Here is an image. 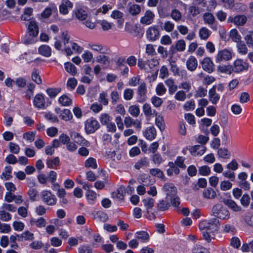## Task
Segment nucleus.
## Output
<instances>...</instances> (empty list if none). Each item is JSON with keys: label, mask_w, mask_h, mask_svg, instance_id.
<instances>
[{"label": "nucleus", "mask_w": 253, "mask_h": 253, "mask_svg": "<svg viewBox=\"0 0 253 253\" xmlns=\"http://www.w3.org/2000/svg\"><path fill=\"white\" fill-rule=\"evenodd\" d=\"M146 35L149 41H154L157 40L160 36L159 31L155 27H151L146 31Z\"/></svg>", "instance_id": "6ab92c4d"}, {"label": "nucleus", "mask_w": 253, "mask_h": 253, "mask_svg": "<svg viewBox=\"0 0 253 253\" xmlns=\"http://www.w3.org/2000/svg\"><path fill=\"white\" fill-rule=\"evenodd\" d=\"M128 10L132 15H136L140 13L141 7L136 4H130L128 5Z\"/></svg>", "instance_id": "4c0bfd02"}, {"label": "nucleus", "mask_w": 253, "mask_h": 253, "mask_svg": "<svg viewBox=\"0 0 253 253\" xmlns=\"http://www.w3.org/2000/svg\"><path fill=\"white\" fill-rule=\"evenodd\" d=\"M149 162L147 158H143L139 160L135 164L134 167L137 169H139L141 168L147 167L149 166Z\"/></svg>", "instance_id": "c9c22d12"}, {"label": "nucleus", "mask_w": 253, "mask_h": 253, "mask_svg": "<svg viewBox=\"0 0 253 253\" xmlns=\"http://www.w3.org/2000/svg\"><path fill=\"white\" fill-rule=\"evenodd\" d=\"M218 220L216 218L210 220H203L199 225L200 230L202 231L204 240L210 242L214 239L213 233L217 230Z\"/></svg>", "instance_id": "f257e3e1"}, {"label": "nucleus", "mask_w": 253, "mask_h": 253, "mask_svg": "<svg viewBox=\"0 0 253 253\" xmlns=\"http://www.w3.org/2000/svg\"><path fill=\"white\" fill-rule=\"evenodd\" d=\"M227 205L229 206L232 210L235 211H241V208L237 205L236 203L231 200H227L226 202Z\"/></svg>", "instance_id": "338daca9"}, {"label": "nucleus", "mask_w": 253, "mask_h": 253, "mask_svg": "<svg viewBox=\"0 0 253 253\" xmlns=\"http://www.w3.org/2000/svg\"><path fill=\"white\" fill-rule=\"evenodd\" d=\"M170 17L175 22H179L182 19V13L177 9H172L170 13Z\"/></svg>", "instance_id": "a18cd8bd"}, {"label": "nucleus", "mask_w": 253, "mask_h": 253, "mask_svg": "<svg viewBox=\"0 0 253 253\" xmlns=\"http://www.w3.org/2000/svg\"><path fill=\"white\" fill-rule=\"evenodd\" d=\"M60 88H48L46 90L47 94L51 97H55L61 91Z\"/></svg>", "instance_id": "052dcab7"}, {"label": "nucleus", "mask_w": 253, "mask_h": 253, "mask_svg": "<svg viewBox=\"0 0 253 253\" xmlns=\"http://www.w3.org/2000/svg\"><path fill=\"white\" fill-rule=\"evenodd\" d=\"M138 95V101L143 102L147 99V86L145 82L140 84L137 91Z\"/></svg>", "instance_id": "6e6552de"}, {"label": "nucleus", "mask_w": 253, "mask_h": 253, "mask_svg": "<svg viewBox=\"0 0 253 253\" xmlns=\"http://www.w3.org/2000/svg\"><path fill=\"white\" fill-rule=\"evenodd\" d=\"M73 7V4L69 0H62L59 7V12L62 14L66 15Z\"/></svg>", "instance_id": "9b49d317"}, {"label": "nucleus", "mask_w": 253, "mask_h": 253, "mask_svg": "<svg viewBox=\"0 0 253 253\" xmlns=\"http://www.w3.org/2000/svg\"><path fill=\"white\" fill-rule=\"evenodd\" d=\"M167 91V88L165 86L164 84L160 83L156 87V92L157 95L162 96L166 93Z\"/></svg>", "instance_id": "e2e57ef3"}, {"label": "nucleus", "mask_w": 253, "mask_h": 253, "mask_svg": "<svg viewBox=\"0 0 253 253\" xmlns=\"http://www.w3.org/2000/svg\"><path fill=\"white\" fill-rule=\"evenodd\" d=\"M217 155L219 157L223 159H229L230 157V153L225 148H220L218 150Z\"/></svg>", "instance_id": "603ef678"}, {"label": "nucleus", "mask_w": 253, "mask_h": 253, "mask_svg": "<svg viewBox=\"0 0 253 253\" xmlns=\"http://www.w3.org/2000/svg\"><path fill=\"white\" fill-rule=\"evenodd\" d=\"M124 124L126 127H130L133 126L139 130L141 128V122L138 119H133L130 116L126 117L124 120Z\"/></svg>", "instance_id": "1a4fd4ad"}, {"label": "nucleus", "mask_w": 253, "mask_h": 253, "mask_svg": "<svg viewBox=\"0 0 253 253\" xmlns=\"http://www.w3.org/2000/svg\"><path fill=\"white\" fill-rule=\"evenodd\" d=\"M243 217L245 223L248 225L253 227V214L247 213L245 214Z\"/></svg>", "instance_id": "bf43d9fd"}, {"label": "nucleus", "mask_w": 253, "mask_h": 253, "mask_svg": "<svg viewBox=\"0 0 253 253\" xmlns=\"http://www.w3.org/2000/svg\"><path fill=\"white\" fill-rule=\"evenodd\" d=\"M155 17L154 13L151 10H147L144 15L141 17L140 23L143 25H148L151 24Z\"/></svg>", "instance_id": "4468645a"}, {"label": "nucleus", "mask_w": 253, "mask_h": 253, "mask_svg": "<svg viewBox=\"0 0 253 253\" xmlns=\"http://www.w3.org/2000/svg\"><path fill=\"white\" fill-rule=\"evenodd\" d=\"M61 119L66 121H69L73 118V115L69 109H64L60 114Z\"/></svg>", "instance_id": "4d7b16f0"}, {"label": "nucleus", "mask_w": 253, "mask_h": 253, "mask_svg": "<svg viewBox=\"0 0 253 253\" xmlns=\"http://www.w3.org/2000/svg\"><path fill=\"white\" fill-rule=\"evenodd\" d=\"M39 53L45 57H48L51 54V49L47 45H42L38 49Z\"/></svg>", "instance_id": "7c9ffc66"}, {"label": "nucleus", "mask_w": 253, "mask_h": 253, "mask_svg": "<svg viewBox=\"0 0 253 253\" xmlns=\"http://www.w3.org/2000/svg\"><path fill=\"white\" fill-rule=\"evenodd\" d=\"M96 62L105 67H108L110 64V58L105 55H99L96 57Z\"/></svg>", "instance_id": "2f4dec72"}, {"label": "nucleus", "mask_w": 253, "mask_h": 253, "mask_svg": "<svg viewBox=\"0 0 253 253\" xmlns=\"http://www.w3.org/2000/svg\"><path fill=\"white\" fill-rule=\"evenodd\" d=\"M28 32L30 36L37 37L39 34L38 23L34 20H31L28 25Z\"/></svg>", "instance_id": "412c9836"}, {"label": "nucleus", "mask_w": 253, "mask_h": 253, "mask_svg": "<svg viewBox=\"0 0 253 253\" xmlns=\"http://www.w3.org/2000/svg\"><path fill=\"white\" fill-rule=\"evenodd\" d=\"M207 148L203 145H195L191 147L190 151L191 154L194 156H202L206 152Z\"/></svg>", "instance_id": "aec40b11"}, {"label": "nucleus", "mask_w": 253, "mask_h": 253, "mask_svg": "<svg viewBox=\"0 0 253 253\" xmlns=\"http://www.w3.org/2000/svg\"><path fill=\"white\" fill-rule=\"evenodd\" d=\"M227 21L228 22L233 23L237 26H242L246 23L247 17L245 15H237L234 17L230 16Z\"/></svg>", "instance_id": "a211bd4d"}, {"label": "nucleus", "mask_w": 253, "mask_h": 253, "mask_svg": "<svg viewBox=\"0 0 253 253\" xmlns=\"http://www.w3.org/2000/svg\"><path fill=\"white\" fill-rule=\"evenodd\" d=\"M170 70L173 73L174 76L186 77V72L185 70L180 71L179 68L175 64V62L174 61L170 62Z\"/></svg>", "instance_id": "b1692460"}, {"label": "nucleus", "mask_w": 253, "mask_h": 253, "mask_svg": "<svg viewBox=\"0 0 253 253\" xmlns=\"http://www.w3.org/2000/svg\"><path fill=\"white\" fill-rule=\"evenodd\" d=\"M217 70L220 73L231 74L233 72L231 65H223L217 66Z\"/></svg>", "instance_id": "473e14b6"}, {"label": "nucleus", "mask_w": 253, "mask_h": 253, "mask_svg": "<svg viewBox=\"0 0 253 253\" xmlns=\"http://www.w3.org/2000/svg\"><path fill=\"white\" fill-rule=\"evenodd\" d=\"M128 111L129 113L134 117H137L140 114V109L138 106L133 105L129 106Z\"/></svg>", "instance_id": "3c124183"}, {"label": "nucleus", "mask_w": 253, "mask_h": 253, "mask_svg": "<svg viewBox=\"0 0 253 253\" xmlns=\"http://www.w3.org/2000/svg\"><path fill=\"white\" fill-rule=\"evenodd\" d=\"M59 103L63 106H68L72 104V100L66 95H63L59 98Z\"/></svg>", "instance_id": "58836bf2"}, {"label": "nucleus", "mask_w": 253, "mask_h": 253, "mask_svg": "<svg viewBox=\"0 0 253 253\" xmlns=\"http://www.w3.org/2000/svg\"><path fill=\"white\" fill-rule=\"evenodd\" d=\"M74 139L75 141L80 145L88 147L90 146V143L83 138L79 133H75L74 135Z\"/></svg>", "instance_id": "c756f323"}, {"label": "nucleus", "mask_w": 253, "mask_h": 253, "mask_svg": "<svg viewBox=\"0 0 253 253\" xmlns=\"http://www.w3.org/2000/svg\"><path fill=\"white\" fill-rule=\"evenodd\" d=\"M98 102L102 105L107 106L109 103V99L108 98V94L107 92L102 91L99 94L98 97Z\"/></svg>", "instance_id": "ea45409f"}, {"label": "nucleus", "mask_w": 253, "mask_h": 253, "mask_svg": "<svg viewBox=\"0 0 253 253\" xmlns=\"http://www.w3.org/2000/svg\"><path fill=\"white\" fill-rule=\"evenodd\" d=\"M211 211L216 217L221 219L226 220L230 217L229 211L221 204L214 205L212 208Z\"/></svg>", "instance_id": "f03ea898"}, {"label": "nucleus", "mask_w": 253, "mask_h": 253, "mask_svg": "<svg viewBox=\"0 0 253 253\" xmlns=\"http://www.w3.org/2000/svg\"><path fill=\"white\" fill-rule=\"evenodd\" d=\"M36 86L33 83L28 84L26 88L24 89V90L21 91L20 93L24 94V97L27 100H31L34 95V92Z\"/></svg>", "instance_id": "2eb2a0df"}, {"label": "nucleus", "mask_w": 253, "mask_h": 253, "mask_svg": "<svg viewBox=\"0 0 253 253\" xmlns=\"http://www.w3.org/2000/svg\"><path fill=\"white\" fill-rule=\"evenodd\" d=\"M62 39L63 40L64 44V50L67 56L71 55L73 54V51L70 49V36L68 35L67 32H64L62 35Z\"/></svg>", "instance_id": "ddd939ff"}, {"label": "nucleus", "mask_w": 253, "mask_h": 253, "mask_svg": "<svg viewBox=\"0 0 253 253\" xmlns=\"http://www.w3.org/2000/svg\"><path fill=\"white\" fill-rule=\"evenodd\" d=\"M142 202L147 210L152 209L154 205V200L151 198L144 199L142 200Z\"/></svg>", "instance_id": "774afa93"}, {"label": "nucleus", "mask_w": 253, "mask_h": 253, "mask_svg": "<svg viewBox=\"0 0 253 253\" xmlns=\"http://www.w3.org/2000/svg\"><path fill=\"white\" fill-rule=\"evenodd\" d=\"M232 52L227 49H224L218 51L216 57V63H220L223 61H228L232 58Z\"/></svg>", "instance_id": "20e7f679"}, {"label": "nucleus", "mask_w": 253, "mask_h": 253, "mask_svg": "<svg viewBox=\"0 0 253 253\" xmlns=\"http://www.w3.org/2000/svg\"><path fill=\"white\" fill-rule=\"evenodd\" d=\"M164 191L166 193L167 196L171 197L176 194V188L172 183H167L163 187Z\"/></svg>", "instance_id": "4be33fe9"}, {"label": "nucleus", "mask_w": 253, "mask_h": 253, "mask_svg": "<svg viewBox=\"0 0 253 253\" xmlns=\"http://www.w3.org/2000/svg\"><path fill=\"white\" fill-rule=\"evenodd\" d=\"M232 65L233 73H239L249 69V64L241 59L235 60Z\"/></svg>", "instance_id": "7ed1b4c3"}, {"label": "nucleus", "mask_w": 253, "mask_h": 253, "mask_svg": "<svg viewBox=\"0 0 253 253\" xmlns=\"http://www.w3.org/2000/svg\"><path fill=\"white\" fill-rule=\"evenodd\" d=\"M26 80L24 78H18L17 79V91L20 93L24 90L27 86Z\"/></svg>", "instance_id": "72a5a7b5"}, {"label": "nucleus", "mask_w": 253, "mask_h": 253, "mask_svg": "<svg viewBox=\"0 0 253 253\" xmlns=\"http://www.w3.org/2000/svg\"><path fill=\"white\" fill-rule=\"evenodd\" d=\"M135 236L136 239L140 240L143 242H147L149 240V235L146 231H141L137 232Z\"/></svg>", "instance_id": "e433bc0d"}, {"label": "nucleus", "mask_w": 253, "mask_h": 253, "mask_svg": "<svg viewBox=\"0 0 253 253\" xmlns=\"http://www.w3.org/2000/svg\"><path fill=\"white\" fill-rule=\"evenodd\" d=\"M30 223L32 225L35 224L39 228L45 227L46 225V221L43 217H40L37 220L32 219Z\"/></svg>", "instance_id": "6e6d98bb"}, {"label": "nucleus", "mask_w": 253, "mask_h": 253, "mask_svg": "<svg viewBox=\"0 0 253 253\" xmlns=\"http://www.w3.org/2000/svg\"><path fill=\"white\" fill-rule=\"evenodd\" d=\"M112 120V118L107 113H102L99 117V121L102 125L105 126Z\"/></svg>", "instance_id": "de8ad7c7"}, {"label": "nucleus", "mask_w": 253, "mask_h": 253, "mask_svg": "<svg viewBox=\"0 0 253 253\" xmlns=\"http://www.w3.org/2000/svg\"><path fill=\"white\" fill-rule=\"evenodd\" d=\"M107 214L103 211H98L94 214L93 218L102 222H105L108 219Z\"/></svg>", "instance_id": "37998d69"}, {"label": "nucleus", "mask_w": 253, "mask_h": 253, "mask_svg": "<svg viewBox=\"0 0 253 253\" xmlns=\"http://www.w3.org/2000/svg\"><path fill=\"white\" fill-rule=\"evenodd\" d=\"M187 68L190 71H195L198 66V62L196 58L193 56H190L186 63Z\"/></svg>", "instance_id": "393cba45"}, {"label": "nucleus", "mask_w": 253, "mask_h": 253, "mask_svg": "<svg viewBox=\"0 0 253 253\" xmlns=\"http://www.w3.org/2000/svg\"><path fill=\"white\" fill-rule=\"evenodd\" d=\"M34 238L33 233L29 231H26L20 235H17V240L23 241H31Z\"/></svg>", "instance_id": "cd10ccee"}, {"label": "nucleus", "mask_w": 253, "mask_h": 253, "mask_svg": "<svg viewBox=\"0 0 253 253\" xmlns=\"http://www.w3.org/2000/svg\"><path fill=\"white\" fill-rule=\"evenodd\" d=\"M74 13L76 18L80 21L86 20L88 16V11L86 8L83 7L77 8Z\"/></svg>", "instance_id": "f3484780"}, {"label": "nucleus", "mask_w": 253, "mask_h": 253, "mask_svg": "<svg viewBox=\"0 0 253 253\" xmlns=\"http://www.w3.org/2000/svg\"><path fill=\"white\" fill-rule=\"evenodd\" d=\"M186 48V43L184 40L181 39L176 42L175 45H171L170 47L169 52L174 54L176 51L182 52Z\"/></svg>", "instance_id": "f8f14e48"}, {"label": "nucleus", "mask_w": 253, "mask_h": 253, "mask_svg": "<svg viewBox=\"0 0 253 253\" xmlns=\"http://www.w3.org/2000/svg\"><path fill=\"white\" fill-rule=\"evenodd\" d=\"M11 170L12 168L11 166L6 167L4 171L3 172L1 175V178L4 180L10 179L12 177Z\"/></svg>", "instance_id": "c03bdc74"}, {"label": "nucleus", "mask_w": 253, "mask_h": 253, "mask_svg": "<svg viewBox=\"0 0 253 253\" xmlns=\"http://www.w3.org/2000/svg\"><path fill=\"white\" fill-rule=\"evenodd\" d=\"M33 9L31 7H27L24 9L23 14L21 16L22 20H28L33 14Z\"/></svg>", "instance_id": "5fc2aeb1"}, {"label": "nucleus", "mask_w": 253, "mask_h": 253, "mask_svg": "<svg viewBox=\"0 0 253 253\" xmlns=\"http://www.w3.org/2000/svg\"><path fill=\"white\" fill-rule=\"evenodd\" d=\"M165 84L169 88L170 94H173L177 89V86L175 84L174 81L171 78H169L165 81Z\"/></svg>", "instance_id": "c85d7f7f"}, {"label": "nucleus", "mask_w": 253, "mask_h": 253, "mask_svg": "<svg viewBox=\"0 0 253 253\" xmlns=\"http://www.w3.org/2000/svg\"><path fill=\"white\" fill-rule=\"evenodd\" d=\"M216 193L214 189L211 188L205 189L203 191V197L207 200H212L216 197Z\"/></svg>", "instance_id": "a878e982"}, {"label": "nucleus", "mask_w": 253, "mask_h": 253, "mask_svg": "<svg viewBox=\"0 0 253 253\" xmlns=\"http://www.w3.org/2000/svg\"><path fill=\"white\" fill-rule=\"evenodd\" d=\"M84 167L87 168L96 169L97 168V165L96 160L92 157L88 158L84 162Z\"/></svg>", "instance_id": "a19ab883"}, {"label": "nucleus", "mask_w": 253, "mask_h": 253, "mask_svg": "<svg viewBox=\"0 0 253 253\" xmlns=\"http://www.w3.org/2000/svg\"><path fill=\"white\" fill-rule=\"evenodd\" d=\"M209 100L213 104H216L220 99L219 95L216 92V86L213 85L209 92Z\"/></svg>", "instance_id": "5701e85b"}, {"label": "nucleus", "mask_w": 253, "mask_h": 253, "mask_svg": "<svg viewBox=\"0 0 253 253\" xmlns=\"http://www.w3.org/2000/svg\"><path fill=\"white\" fill-rule=\"evenodd\" d=\"M66 71L71 75L74 76L77 73V69L75 66L71 62H66L64 64Z\"/></svg>", "instance_id": "79ce46f5"}, {"label": "nucleus", "mask_w": 253, "mask_h": 253, "mask_svg": "<svg viewBox=\"0 0 253 253\" xmlns=\"http://www.w3.org/2000/svg\"><path fill=\"white\" fill-rule=\"evenodd\" d=\"M170 205L168 202L164 200H160L157 204V208L161 211H165L169 208Z\"/></svg>", "instance_id": "13d9d810"}, {"label": "nucleus", "mask_w": 253, "mask_h": 253, "mask_svg": "<svg viewBox=\"0 0 253 253\" xmlns=\"http://www.w3.org/2000/svg\"><path fill=\"white\" fill-rule=\"evenodd\" d=\"M29 205L27 203H25L24 206H21L18 208L17 211L19 215L23 217H26L28 215V209Z\"/></svg>", "instance_id": "8fccbe9b"}, {"label": "nucleus", "mask_w": 253, "mask_h": 253, "mask_svg": "<svg viewBox=\"0 0 253 253\" xmlns=\"http://www.w3.org/2000/svg\"><path fill=\"white\" fill-rule=\"evenodd\" d=\"M155 119V124L161 130L165 129V123L163 117L160 115H157Z\"/></svg>", "instance_id": "864d4df0"}, {"label": "nucleus", "mask_w": 253, "mask_h": 253, "mask_svg": "<svg viewBox=\"0 0 253 253\" xmlns=\"http://www.w3.org/2000/svg\"><path fill=\"white\" fill-rule=\"evenodd\" d=\"M41 197L44 203L49 206H54L56 204L55 196L50 191L43 190L41 193Z\"/></svg>", "instance_id": "39448f33"}, {"label": "nucleus", "mask_w": 253, "mask_h": 253, "mask_svg": "<svg viewBox=\"0 0 253 253\" xmlns=\"http://www.w3.org/2000/svg\"><path fill=\"white\" fill-rule=\"evenodd\" d=\"M202 69L208 73H211L214 71V65L211 58L207 57L201 62Z\"/></svg>", "instance_id": "0eeeda50"}, {"label": "nucleus", "mask_w": 253, "mask_h": 253, "mask_svg": "<svg viewBox=\"0 0 253 253\" xmlns=\"http://www.w3.org/2000/svg\"><path fill=\"white\" fill-rule=\"evenodd\" d=\"M34 105L38 109H43L45 106V99L42 93H38L34 97L33 100Z\"/></svg>", "instance_id": "9d476101"}, {"label": "nucleus", "mask_w": 253, "mask_h": 253, "mask_svg": "<svg viewBox=\"0 0 253 253\" xmlns=\"http://www.w3.org/2000/svg\"><path fill=\"white\" fill-rule=\"evenodd\" d=\"M144 136L149 140H153L156 136V130L154 126L147 127L144 132Z\"/></svg>", "instance_id": "bb28decb"}, {"label": "nucleus", "mask_w": 253, "mask_h": 253, "mask_svg": "<svg viewBox=\"0 0 253 253\" xmlns=\"http://www.w3.org/2000/svg\"><path fill=\"white\" fill-rule=\"evenodd\" d=\"M230 36L233 41L238 43L241 42V36L238 34L236 29L232 30L230 32Z\"/></svg>", "instance_id": "0e129e2a"}, {"label": "nucleus", "mask_w": 253, "mask_h": 253, "mask_svg": "<svg viewBox=\"0 0 253 253\" xmlns=\"http://www.w3.org/2000/svg\"><path fill=\"white\" fill-rule=\"evenodd\" d=\"M143 112L148 119L154 116H157L158 113L155 109H153L148 103H145L142 106Z\"/></svg>", "instance_id": "dca6fc26"}, {"label": "nucleus", "mask_w": 253, "mask_h": 253, "mask_svg": "<svg viewBox=\"0 0 253 253\" xmlns=\"http://www.w3.org/2000/svg\"><path fill=\"white\" fill-rule=\"evenodd\" d=\"M204 20L206 23L211 25L214 23L215 18L213 14L208 12L204 15Z\"/></svg>", "instance_id": "680f3d73"}, {"label": "nucleus", "mask_w": 253, "mask_h": 253, "mask_svg": "<svg viewBox=\"0 0 253 253\" xmlns=\"http://www.w3.org/2000/svg\"><path fill=\"white\" fill-rule=\"evenodd\" d=\"M32 79L38 84H41L42 80L39 75V72L38 69H35L32 74Z\"/></svg>", "instance_id": "09e8293b"}, {"label": "nucleus", "mask_w": 253, "mask_h": 253, "mask_svg": "<svg viewBox=\"0 0 253 253\" xmlns=\"http://www.w3.org/2000/svg\"><path fill=\"white\" fill-rule=\"evenodd\" d=\"M210 31L206 28H202L199 31V35L201 39L207 40L210 35Z\"/></svg>", "instance_id": "69168bd1"}, {"label": "nucleus", "mask_w": 253, "mask_h": 253, "mask_svg": "<svg viewBox=\"0 0 253 253\" xmlns=\"http://www.w3.org/2000/svg\"><path fill=\"white\" fill-rule=\"evenodd\" d=\"M238 52L242 55H246L248 53V48L243 42H240L237 44Z\"/></svg>", "instance_id": "49530a36"}, {"label": "nucleus", "mask_w": 253, "mask_h": 253, "mask_svg": "<svg viewBox=\"0 0 253 253\" xmlns=\"http://www.w3.org/2000/svg\"><path fill=\"white\" fill-rule=\"evenodd\" d=\"M125 188L124 186L119 187L116 191L112 193V196L114 198L122 200L124 197Z\"/></svg>", "instance_id": "f704fd0d"}, {"label": "nucleus", "mask_w": 253, "mask_h": 253, "mask_svg": "<svg viewBox=\"0 0 253 253\" xmlns=\"http://www.w3.org/2000/svg\"><path fill=\"white\" fill-rule=\"evenodd\" d=\"M99 126V123L92 118L87 120L85 124V129L87 133L94 132Z\"/></svg>", "instance_id": "423d86ee"}]
</instances>
